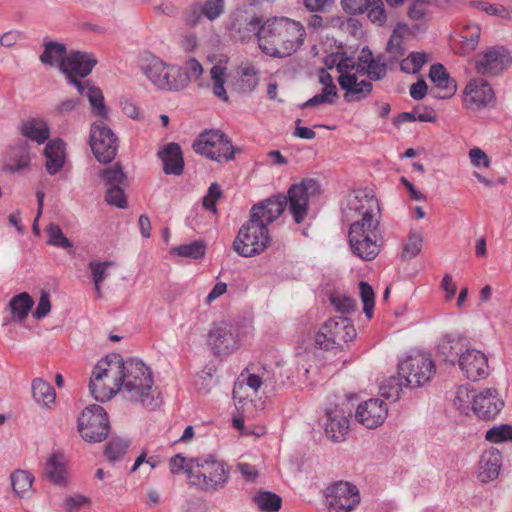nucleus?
Returning a JSON list of instances; mask_svg holds the SVG:
<instances>
[{
	"label": "nucleus",
	"instance_id": "obj_2",
	"mask_svg": "<svg viewBox=\"0 0 512 512\" xmlns=\"http://www.w3.org/2000/svg\"><path fill=\"white\" fill-rule=\"evenodd\" d=\"M306 30L299 22L287 17H274L259 30V48L267 56L286 58L303 45Z\"/></svg>",
	"mask_w": 512,
	"mask_h": 512
},
{
	"label": "nucleus",
	"instance_id": "obj_29",
	"mask_svg": "<svg viewBox=\"0 0 512 512\" xmlns=\"http://www.w3.org/2000/svg\"><path fill=\"white\" fill-rule=\"evenodd\" d=\"M46 171L50 175L57 174L65 164V142L56 138L49 141L44 148Z\"/></svg>",
	"mask_w": 512,
	"mask_h": 512
},
{
	"label": "nucleus",
	"instance_id": "obj_55",
	"mask_svg": "<svg viewBox=\"0 0 512 512\" xmlns=\"http://www.w3.org/2000/svg\"><path fill=\"white\" fill-rule=\"evenodd\" d=\"M418 120L420 122H435L436 117L432 114V112L425 111L420 113L418 109H414L412 112H403L400 113L395 119L394 124L398 125L404 122H412Z\"/></svg>",
	"mask_w": 512,
	"mask_h": 512
},
{
	"label": "nucleus",
	"instance_id": "obj_45",
	"mask_svg": "<svg viewBox=\"0 0 512 512\" xmlns=\"http://www.w3.org/2000/svg\"><path fill=\"white\" fill-rule=\"evenodd\" d=\"M46 233L48 236L47 244L65 250L73 248V242L63 234L59 225L55 223H50L46 227Z\"/></svg>",
	"mask_w": 512,
	"mask_h": 512
},
{
	"label": "nucleus",
	"instance_id": "obj_8",
	"mask_svg": "<svg viewBox=\"0 0 512 512\" xmlns=\"http://www.w3.org/2000/svg\"><path fill=\"white\" fill-rule=\"evenodd\" d=\"M77 428L81 437L90 443L105 440L110 432V423L105 409L92 404L83 409L77 419Z\"/></svg>",
	"mask_w": 512,
	"mask_h": 512
},
{
	"label": "nucleus",
	"instance_id": "obj_62",
	"mask_svg": "<svg viewBox=\"0 0 512 512\" xmlns=\"http://www.w3.org/2000/svg\"><path fill=\"white\" fill-rule=\"evenodd\" d=\"M473 396H476L474 394V390H470L468 385H461L456 391L454 405L459 410H465L468 407L470 400H473Z\"/></svg>",
	"mask_w": 512,
	"mask_h": 512
},
{
	"label": "nucleus",
	"instance_id": "obj_34",
	"mask_svg": "<svg viewBox=\"0 0 512 512\" xmlns=\"http://www.w3.org/2000/svg\"><path fill=\"white\" fill-rule=\"evenodd\" d=\"M33 304L34 300L27 292H22L14 296L9 302V309L13 320L22 322L26 319Z\"/></svg>",
	"mask_w": 512,
	"mask_h": 512
},
{
	"label": "nucleus",
	"instance_id": "obj_7",
	"mask_svg": "<svg viewBox=\"0 0 512 512\" xmlns=\"http://www.w3.org/2000/svg\"><path fill=\"white\" fill-rule=\"evenodd\" d=\"M269 243L268 227L258 224L249 217L233 241V250L242 257H254L264 252Z\"/></svg>",
	"mask_w": 512,
	"mask_h": 512
},
{
	"label": "nucleus",
	"instance_id": "obj_58",
	"mask_svg": "<svg viewBox=\"0 0 512 512\" xmlns=\"http://www.w3.org/2000/svg\"><path fill=\"white\" fill-rule=\"evenodd\" d=\"M469 5L485 12L488 15L509 18V12L507 9L499 4H490L485 1H471Z\"/></svg>",
	"mask_w": 512,
	"mask_h": 512
},
{
	"label": "nucleus",
	"instance_id": "obj_61",
	"mask_svg": "<svg viewBox=\"0 0 512 512\" xmlns=\"http://www.w3.org/2000/svg\"><path fill=\"white\" fill-rule=\"evenodd\" d=\"M256 367L252 365L247 367L242 373L241 377L248 387L257 391L264 381V372L262 374L256 373Z\"/></svg>",
	"mask_w": 512,
	"mask_h": 512
},
{
	"label": "nucleus",
	"instance_id": "obj_42",
	"mask_svg": "<svg viewBox=\"0 0 512 512\" xmlns=\"http://www.w3.org/2000/svg\"><path fill=\"white\" fill-rule=\"evenodd\" d=\"M102 379H94V374H91L89 381V390L92 397L98 402H105L110 400L115 394L121 392L117 387H109L101 383Z\"/></svg>",
	"mask_w": 512,
	"mask_h": 512
},
{
	"label": "nucleus",
	"instance_id": "obj_51",
	"mask_svg": "<svg viewBox=\"0 0 512 512\" xmlns=\"http://www.w3.org/2000/svg\"><path fill=\"white\" fill-rule=\"evenodd\" d=\"M128 446L129 442L127 440L120 438L111 439L106 444L104 455L109 461L112 462L120 460L126 453Z\"/></svg>",
	"mask_w": 512,
	"mask_h": 512
},
{
	"label": "nucleus",
	"instance_id": "obj_5",
	"mask_svg": "<svg viewBox=\"0 0 512 512\" xmlns=\"http://www.w3.org/2000/svg\"><path fill=\"white\" fill-rule=\"evenodd\" d=\"M191 466L186 468V475L191 486L198 490L215 493L223 489L230 479V467L212 454L191 458Z\"/></svg>",
	"mask_w": 512,
	"mask_h": 512
},
{
	"label": "nucleus",
	"instance_id": "obj_9",
	"mask_svg": "<svg viewBox=\"0 0 512 512\" xmlns=\"http://www.w3.org/2000/svg\"><path fill=\"white\" fill-rule=\"evenodd\" d=\"M142 72L150 82L162 90L181 91L185 88L187 77L181 74V66L168 65L157 57L143 64Z\"/></svg>",
	"mask_w": 512,
	"mask_h": 512
},
{
	"label": "nucleus",
	"instance_id": "obj_28",
	"mask_svg": "<svg viewBox=\"0 0 512 512\" xmlns=\"http://www.w3.org/2000/svg\"><path fill=\"white\" fill-rule=\"evenodd\" d=\"M158 155L163 162V171L167 175H181L184 167V160L179 144L171 142L166 144Z\"/></svg>",
	"mask_w": 512,
	"mask_h": 512
},
{
	"label": "nucleus",
	"instance_id": "obj_35",
	"mask_svg": "<svg viewBox=\"0 0 512 512\" xmlns=\"http://www.w3.org/2000/svg\"><path fill=\"white\" fill-rule=\"evenodd\" d=\"M481 352L478 349L471 347L469 340L460 335H446L438 344V352Z\"/></svg>",
	"mask_w": 512,
	"mask_h": 512
},
{
	"label": "nucleus",
	"instance_id": "obj_19",
	"mask_svg": "<svg viewBox=\"0 0 512 512\" xmlns=\"http://www.w3.org/2000/svg\"><path fill=\"white\" fill-rule=\"evenodd\" d=\"M494 100V91L484 79L471 80L464 90V104L467 108L477 110Z\"/></svg>",
	"mask_w": 512,
	"mask_h": 512
},
{
	"label": "nucleus",
	"instance_id": "obj_49",
	"mask_svg": "<svg viewBox=\"0 0 512 512\" xmlns=\"http://www.w3.org/2000/svg\"><path fill=\"white\" fill-rule=\"evenodd\" d=\"M427 61L428 58L426 53L411 52L407 58L401 61L400 69L408 74H416L422 69Z\"/></svg>",
	"mask_w": 512,
	"mask_h": 512
},
{
	"label": "nucleus",
	"instance_id": "obj_18",
	"mask_svg": "<svg viewBox=\"0 0 512 512\" xmlns=\"http://www.w3.org/2000/svg\"><path fill=\"white\" fill-rule=\"evenodd\" d=\"M328 512H350L352 510V484L338 481L325 490Z\"/></svg>",
	"mask_w": 512,
	"mask_h": 512
},
{
	"label": "nucleus",
	"instance_id": "obj_21",
	"mask_svg": "<svg viewBox=\"0 0 512 512\" xmlns=\"http://www.w3.org/2000/svg\"><path fill=\"white\" fill-rule=\"evenodd\" d=\"M453 359L449 361L454 364L457 362L463 374L467 379L478 381L488 375V358L486 354H452Z\"/></svg>",
	"mask_w": 512,
	"mask_h": 512
},
{
	"label": "nucleus",
	"instance_id": "obj_52",
	"mask_svg": "<svg viewBox=\"0 0 512 512\" xmlns=\"http://www.w3.org/2000/svg\"><path fill=\"white\" fill-rule=\"evenodd\" d=\"M406 25L399 23L394 29L390 39L387 42L386 50L391 55V58L397 60L404 55L405 49L402 46V36L398 34L399 29H405Z\"/></svg>",
	"mask_w": 512,
	"mask_h": 512
},
{
	"label": "nucleus",
	"instance_id": "obj_3",
	"mask_svg": "<svg viewBox=\"0 0 512 512\" xmlns=\"http://www.w3.org/2000/svg\"><path fill=\"white\" fill-rule=\"evenodd\" d=\"M96 64L97 60L92 54L72 51L60 61L59 68L67 75L69 83L74 85L81 95H85L88 98L93 111L98 116L106 117L107 109L104 104L102 91L90 85L89 82H81L74 77V75L81 78L88 76Z\"/></svg>",
	"mask_w": 512,
	"mask_h": 512
},
{
	"label": "nucleus",
	"instance_id": "obj_14",
	"mask_svg": "<svg viewBox=\"0 0 512 512\" xmlns=\"http://www.w3.org/2000/svg\"><path fill=\"white\" fill-rule=\"evenodd\" d=\"M319 191V184L314 179L303 180L292 185L288 190L287 205L294 221L300 224L308 214L309 198Z\"/></svg>",
	"mask_w": 512,
	"mask_h": 512
},
{
	"label": "nucleus",
	"instance_id": "obj_13",
	"mask_svg": "<svg viewBox=\"0 0 512 512\" xmlns=\"http://www.w3.org/2000/svg\"><path fill=\"white\" fill-rule=\"evenodd\" d=\"M512 62L508 49L495 45L485 48L475 57L474 69L482 76H498L502 74Z\"/></svg>",
	"mask_w": 512,
	"mask_h": 512
},
{
	"label": "nucleus",
	"instance_id": "obj_38",
	"mask_svg": "<svg viewBox=\"0 0 512 512\" xmlns=\"http://www.w3.org/2000/svg\"><path fill=\"white\" fill-rule=\"evenodd\" d=\"M253 501L263 512H277L282 506V498L271 491H258L253 496Z\"/></svg>",
	"mask_w": 512,
	"mask_h": 512
},
{
	"label": "nucleus",
	"instance_id": "obj_4",
	"mask_svg": "<svg viewBox=\"0 0 512 512\" xmlns=\"http://www.w3.org/2000/svg\"><path fill=\"white\" fill-rule=\"evenodd\" d=\"M121 393L129 400L139 402L148 410L156 409L160 401L152 390L154 380L152 372L146 364L138 358L126 360L124 374L120 378Z\"/></svg>",
	"mask_w": 512,
	"mask_h": 512
},
{
	"label": "nucleus",
	"instance_id": "obj_39",
	"mask_svg": "<svg viewBox=\"0 0 512 512\" xmlns=\"http://www.w3.org/2000/svg\"><path fill=\"white\" fill-rule=\"evenodd\" d=\"M12 488L15 494L24 497L28 493L34 481L33 475L25 470H15L10 475Z\"/></svg>",
	"mask_w": 512,
	"mask_h": 512
},
{
	"label": "nucleus",
	"instance_id": "obj_27",
	"mask_svg": "<svg viewBox=\"0 0 512 512\" xmlns=\"http://www.w3.org/2000/svg\"><path fill=\"white\" fill-rule=\"evenodd\" d=\"M429 77L438 90V92L434 94L436 98L445 99L455 94L457 90L456 82L450 78L444 65L440 63L431 65Z\"/></svg>",
	"mask_w": 512,
	"mask_h": 512
},
{
	"label": "nucleus",
	"instance_id": "obj_59",
	"mask_svg": "<svg viewBox=\"0 0 512 512\" xmlns=\"http://www.w3.org/2000/svg\"><path fill=\"white\" fill-rule=\"evenodd\" d=\"M126 186L120 187H109L107 188L105 200L108 204L114 205L118 208H126L127 199L124 193V189Z\"/></svg>",
	"mask_w": 512,
	"mask_h": 512
},
{
	"label": "nucleus",
	"instance_id": "obj_25",
	"mask_svg": "<svg viewBox=\"0 0 512 512\" xmlns=\"http://www.w3.org/2000/svg\"><path fill=\"white\" fill-rule=\"evenodd\" d=\"M502 467V455L496 448L485 450L479 460L478 477L486 483L496 479Z\"/></svg>",
	"mask_w": 512,
	"mask_h": 512
},
{
	"label": "nucleus",
	"instance_id": "obj_22",
	"mask_svg": "<svg viewBox=\"0 0 512 512\" xmlns=\"http://www.w3.org/2000/svg\"><path fill=\"white\" fill-rule=\"evenodd\" d=\"M126 368V361L123 360L121 354H105L94 366L92 372L94 379H103L110 377L117 390H121L120 383L122 374Z\"/></svg>",
	"mask_w": 512,
	"mask_h": 512
},
{
	"label": "nucleus",
	"instance_id": "obj_44",
	"mask_svg": "<svg viewBox=\"0 0 512 512\" xmlns=\"http://www.w3.org/2000/svg\"><path fill=\"white\" fill-rule=\"evenodd\" d=\"M352 60L350 58L342 59L337 64V72L340 74L338 77L339 85L342 89L346 91L345 99L350 101V97L352 96V74L350 73V69H352Z\"/></svg>",
	"mask_w": 512,
	"mask_h": 512
},
{
	"label": "nucleus",
	"instance_id": "obj_10",
	"mask_svg": "<svg viewBox=\"0 0 512 512\" xmlns=\"http://www.w3.org/2000/svg\"><path fill=\"white\" fill-rule=\"evenodd\" d=\"M193 149L197 154L219 163L233 160L237 151L229 137L220 130L201 133L194 141Z\"/></svg>",
	"mask_w": 512,
	"mask_h": 512
},
{
	"label": "nucleus",
	"instance_id": "obj_11",
	"mask_svg": "<svg viewBox=\"0 0 512 512\" xmlns=\"http://www.w3.org/2000/svg\"><path fill=\"white\" fill-rule=\"evenodd\" d=\"M435 373L433 361L426 354H411L398 364V375L402 376L405 386L418 388L430 381Z\"/></svg>",
	"mask_w": 512,
	"mask_h": 512
},
{
	"label": "nucleus",
	"instance_id": "obj_15",
	"mask_svg": "<svg viewBox=\"0 0 512 512\" xmlns=\"http://www.w3.org/2000/svg\"><path fill=\"white\" fill-rule=\"evenodd\" d=\"M287 198L283 194L273 195L254 204L250 210V218L267 227L285 210Z\"/></svg>",
	"mask_w": 512,
	"mask_h": 512
},
{
	"label": "nucleus",
	"instance_id": "obj_47",
	"mask_svg": "<svg viewBox=\"0 0 512 512\" xmlns=\"http://www.w3.org/2000/svg\"><path fill=\"white\" fill-rule=\"evenodd\" d=\"M101 177L105 181L107 188L128 186V179L124 174L121 165L118 163L113 167L103 170Z\"/></svg>",
	"mask_w": 512,
	"mask_h": 512
},
{
	"label": "nucleus",
	"instance_id": "obj_6",
	"mask_svg": "<svg viewBox=\"0 0 512 512\" xmlns=\"http://www.w3.org/2000/svg\"><path fill=\"white\" fill-rule=\"evenodd\" d=\"M330 302L342 316L326 321L315 335V347L326 351L334 349L335 344L340 345L341 341L345 343L352 341L350 333L352 325L349 317L345 315L352 307V300L349 297L341 298L340 295L332 293Z\"/></svg>",
	"mask_w": 512,
	"mask_h": 512
},
{
	"label": "nucleus",
	"instance_id": "obj_56",
	"mask_svg": "<svg viewBox=\"0 0 512 512\" xmlns=\"http://www.w3.org/2000/svg\"><path fill=\"white\" fill-rule=\"evenodd\" d=\"M222 196V190L220 186L214 182L212 183L209 188L207 194L202 199V205L203 207L212 212L213 214L217 213V207L216 202L221 198Z\"/></svg>",
	"mask_w": 512,
	"mask_h": 512
},
{
	"label": "nucleus",
	"instance_id": "obj_12",
	"mask_svg": "<svg viewBox=\"0 0 512 512\" xmlns=\"http://www.w3.org/2000/svg\"><path fill=\"white\" fill-rule=\"evenodd\" d=\"M91 125L89 143L96 159L101 163H110L116 156L118 150V138L114 132L104 123L106 117Z\"/></svg>",
	"mask_w": 512,
	"mask_h": 512
},
{
	"label": "nucleus",
	"instance_id": "obj_20",
	"mask_svg": "<svg viewBox=\"0 0 512 512\" xmlns=\"http://www.w3.org/2000/svg\"><path fill=\"white\" fill-rule=\"evenodd\" d=\"M504 407V401L498 396L495 389H486L473 396L472 409L482 420H493Z\"/></svg>",
	"mask_w": 512,
	"mask_h": 512
},
{
	"label": "nucleus",
	"instance_id": "obj_64",
	"mask_svg": "<svg viewBox=\"0 0 512 512\" xmlns=\"http://www.w3.org/2000/svg\"><path fill=\"white\" fill-rule=\"evenodd\" d=\"M50 310H51V303H50L49 293L43 291L39 298L37 307H36L35 311L33 312V317L36 319H42L50 312Z\"/></svg>",
	"mask_w": 512,
	"mask_h": 512
},
{
	"label": "nucleus",
	"instance_id": "obj_17",
	"mask_svg": "<svg viewBox=\"0 0 512 512\" xmlns=\"http://www.w3.org/2000/svg\"><path fill=\"white\" fill-rule=\"evenodd\" d=\"M388 414L385 402L377 398H371L360 403L354 414L355 419L368 429L381 426Z\"/></svg>",
	"mask_w": 512,
	"mask_h": 512
},
{
	"label": "nucleus",
	"instance_id": "obj_36",
	"mask_svg": "<svg viewBox=\"0 0 512 512\" xmlns=\"http://www.w3.org/2000/svg\"><path fill=\"white\" fill-rule=\"evenodd\" d=\"M31 390L33 398L38 404L48 407L54 403L56 398L55 389L43 379L35 378L32 381Z\"/></svg>",
	"mask_w": 512,
	"mask_h": 512
},
{
	"label": "nucleus",
	"instance_id": "obj_16",
	"mask_svg": "<svg viewBox=\"0 0 512 512\" xmlns=\"http://www.w3.org/2000/svg\"><path fill=\"white\" fill-rule=\"evenodd\" d=\"M351 415L349 409L346 411L339 404H334L332 407V403H330V406L326 408L327 421L324 428L326 436L334 442L344 441L349 433V417Z\"/></svg>",
	"mask_w": 512,
	"mask_h": 512
},
{
	"label": "nucleus",
	"instance_id": "obj_63",
	"mask_svg": "<svg viewBox=\"0 0 512 512\" xmlns=\"http://www.w3.org/2000/svg\"><path fill=\"white\" fill-rule=\"evenodd\" d=\"M359 74H367L371 80H380L386 75V64L374 59L373 64L365 65L363 72Z\"/></svg>",
	"mask_w": 512,
	"mask_h": 512
},
{
	"label": "nucleus",
	"instance_id": "obj_60",
	"mask_svg": "<svg viewBox=\"0 0 512 512\" xmlns=\"http://www.w3.org/2000/svg\"><path fill=\"white\" fill-rule=\"evenodd\" d=\"M201 14L213 21L224 12V0H206L201 7Z\"/></svg>",
	"mask_w": 512,
	"mask_h": 512
},
{
	"label": "nucleus",
	"instance_id": "obj_50",
	"mask_svg": "<svg viewBox=\"0 0 512 512\" xmlns=\"http://www.w3.org/2000/svg\"><path fill=\"white\" fill-rule=\"evenodd\" d=\"M111 265H113V262H111V261H104V262L92 261L89 263V269L91 271V276H92L93 283L95 286V292H96L97 298L102 297L101 283L106 277L107 268Z\"/></svg>",
	"mask_w": 512,
	"mask_h": 512
},
{
	"label": "nucleus",
	"instance_id": "obj_32",
	"mask_svg": "<svg viewBox=\"0 0 512 512\" xmlns=\"http://www.w3.org/2000/svg\"><path fill=\"white\" fill-rule=\"evenodd\" d=\"M363 13H367L368 18L380 26L386 21L382 0H354V15Z\"/></svg>",
	"mask_w": 512,
	"mask_h": 512
},
{
	"label": "nucleus",
	"instance_id": "obj_1",
	"mask_svg": "<svg viewBox=\"0 0 512 512\" xmlns=\"http://www.w3.org/2000/svg\"><path fill=\"white\" fill-rule=\"evenodd\" d=\"M355 199L365 203L354 206V211L361 216L354 221V255L371 261L378 256L383 244L378 218L380 207L371 189L357 193Z\"/></svg>",
	"mask_w": 512,
	"mask_h": 512
},
{
	"label": "nucleus",
	"instance_id": "obj_57",
	"mask_svg": "<svg viewBox=\"0 0 512 512\" xmlns=\"http://www.w3.org/2000/svg\"><path fill=\"white\" fill-rule=\"evenodd\" d=\"M203 73V67L198 60L195 58H190L181 66V74L187 77L185 82V88L192 80H197Z\"/></svg>",
	"mask_w": 512,
	"mask_h": 512
},
{
	"label": "nucleus",
	"instance_id": "obj_23",
	"mask_svg": "<svg viewBox=\"0 0 512 512\" xmlns=\"http://www.w3.org/2000/svg\"><path fill=\"white\" fill-rule=\"evenodd\" d=\"M260 23L256 14L238 9L232 15L230 29L233 36L241 40L249 39L252 35H256L259 40Z\"/></svg>",
	"mask_w": 512,
	"mask_h": 512
},
{
	"label": "nucleus",
	"instance_id": "obj_54",
	"mask_svg": "<svg viewBox=\"0 0 512 512\" xmlns=\"http://www.w3.org/2000/svg\"><path fill=\"white\" fill-rule=\"evenodd\" d=\"M173 251L181 257L199 259L205 254V245L201 241H193L189 244L180 245L174 248Z\"/></svg>",
	"mask_w": 512,
	"mask_h": 512
},
{
	"label": "nucleus",
	"instance_id": "obj_48",
	"mask_svg": "<svg viewBox=\"0 0 512 512\" xmlns=\"http://www.w3.org/2000/svg\"><path fill=\"white\" fill-rule=\"evenodd\" d=\"M226 68L221 65H214L210 70V76L213 81V93L223 101H228V95L224 88Z\"/></svg>",
	"mask_w": 512,
	"mask_h": 512
},
{
	"label": "nucleus",
	"instance_id": "obj_46",
	"mask_svg": "<svg viewBox=\"0 0 512 512\" xmlns=\"http://www.w3.org/2000/svg\"><path fill=\"white\" fill-rule=\"evenodd\" d=\"M423 236L419 232L411 231L401 253L402 260L415 258L422 250Z\"/></svg>",
	"mask_w": 512,
	"mask_h": 512
},
{
	"label": "nucleus",
	"instance_id": "obj_41",
	"mask_svg": "<svg viewBox=\"0 0 512 512\" xmlns=\"http://www.w3.org/2000/svg\"><path fill=\"white\" fill-rule=\"evenodd\" d=\"M240 78L237 81V88L242 93L254 91L258 84V71L252 65L242 66L239 69Z\"/></svg>",
	"mask_w": 512,
	"mask_h": 512
},
{
	"label": "nucleus",
	"instance_id": "obj_26",
	"mask_svg": "<svg viewBox=\"0 0 512 512\" xmlns=\"http://www.w3.org/2000/svg\"><path fill=\"white\" fill-rule=\"evenodd\" d=\"M481 36V27L478 24H466L463 26L459 40L453 39V49L458 55L466 56L476 50Z\"/></svg>",
	"mask_w": 512,
	"mask_h": 512
},
{
	"label": "nucleus",
	"instance_id": "obj_31",
	"mask_svg": "<svg viewBox=\"0 0 512 512\" xmlns=\"http://www.w3.org/2000/svg\"><path fill=\"white\" fill-rule=\"evenodd\" d=\"M20 131L24 137L39 145L44 144L50 137L48 123L40 118H31L23 122Z\"/></svg>",
	"mask_w": 512,
	"mask_h": 512
},
{
	"label": "nucleus",
	"instance_id": "obj_30",
	"mask_svg": "<svg viewBox=\"0 0 512 512\" xmlns=\"http://www.w3.org/2000/svg\"><path fill=\"white\" fill-rule=\"evenodd\" d=\"M30 161L29 145L26 141H22L10 148L4 169L12 173L20 172L29 167Z\"/></svg>",
	"mask_w": 512,
	"mask_h": 512
},
{
	"label": "nucleus",
	"instance_id": "obj_43",
	"mask_svg": "<svg viewBox=\"0 0 512 512\" xmlns=\"http://www.w3.org/2000/svg\"><path fill=\"white\" fill-rule=\"evenodd\" d=\"M359 297L362 302V310L366 318L370 320L374 314L375 308V292L372 286L365 282L360 281L359 284Z\"/></svg>",
	"mask_w": 512,
	"mask_h": 512
},
{
	"label": "nucleus",
	"instance_id": "obj_40",
	"mask_svg": "<svg viewBox=\"0 0 512 512\" xmlns=\"http://www.w3.org/2000/svg\"><path fill=\"white\" fill-rule=\"evenodd\" d=\"M66 46L57 41H47L44 43V51L39 57V60L45 65H54L58 59H63L66 56Z\"/></svg>",
	"mask_w": 512,
	"mask_h": 512
},
{
	"label": "nucleus",
	"instance_id": "obj_33",
	"mask_svg": "<svg viewBox=\"0 0 512 512\" xmlns=\"http://www.w3.org/2000/svg\"><path fill=\"white\" fill-rule=\"evenodd\" d=\"M46 477L55 485H64L66 483V469L62 462V455L53 453L45 465Z\"/></svg>",
	"mask_w": 512,
	"mask_h": 512
},
{
	"label": "nucleus",
	"instance_id": "obj_37",
	"mask_svg": "<svg viewBox=\"0 0 512 512\" xmlns=\"http://www.w3.org/2000/svg\"><path fill=\"white\" fill-rule=\"evenodd\" d=\"M403 387H406L403 377L391 375L380 382L379 393L385 399L397 401Z\"/></svg>",
	"mask_w": 512,
	"mask_h": 512
},
{
	"label": "nucleus",
	"instance_id": "obj_53",
	"mask_svg": "<svg viewBox=\"0 0 512 512\" xmlns=\"http://www.w3.org/2000/svg\"><path fill=\"white\" fill-rule=\"evenodd\" d=\"M485 439L491 443L512 441V425L493 426L486 431Z\"/></svg>",
	"mask_w": 512,
	"mask_h": 512
},
{
	"label": "nucleus",
	"instance_id": "obj_24",
	"mask_svg": "<svg viewBox=\"0 0 512 512\" xmlns=\"http://www.w3.org/2000/svg\"><path fill=\"white\" fill-rule=\"evenodd\" d=\"M207 343L214 352L233 351L239 348L237 337L225 323L213 326L208 333Z\"/></svg>",
	"mask_w": 512,
	"mask_h": 512
}]
</instances>
